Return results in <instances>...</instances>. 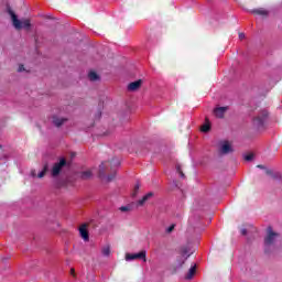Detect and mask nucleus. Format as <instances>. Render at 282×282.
I'll list each match as a JSON object with an SVG mask.
<instances>
[{
    "instance_id": "obj_1",
    "label": "nucleus",
    "mask_w": 282,
    "mask_h": 282,
    "mask_svg": "<svg viewBox=\"0 0 282 282\" xmlns=\"http://www.w3.org/2000/svg\"><path fill=\"white\" fill-rule=\"evenodd\" d=\"M120 166V160L112 159L111 161L102 162L99 166V177H105L107 175V171H111V173L106 177L107 182H113L116 180V169Z\"/></svg>"
},
{
    "instance_id": "obj_2",
    "label": "nucleus",
    "mask_w": 282,
    "mask_h": 282,
    "mask_svg": "<svg viewBox=\"0 0 282 282\" xmlns=\"http://www.w3.org/2000/svg\"><path fill=\"white\" fill-rule=\"evenodd\" d=\"M8 14H10L12 23H13V28H15V30H30L32 28V22L30 21V19H23L22 21L19 20V18L17 17V13H14V11H12V8L8 7Z\"/></svg>"
},
{
    "instance_id": "obj_3",
    "label": "nucleus",
    "mask_w": 282,
    "mask_h": 282,
    "mask_svg": "<svg viewBox=\"0 0 282 282\" xmlns=\"http://www.w3.org/2000/svg\"><path fill=\"white\" fill-rule=\"evenodd\" d=\"M276 239H279V234L272 230V227H268L267 237L264 238V252L265 254H270L272 252V248H274V243H276Z\"/></svg>"
},
{
    "instance_id": "obj_4",
    "label": "nucleus",
    "mask_w": 282,
    "mask_h": 282,
    "mask_svg": "<svg viewBox=\"0 0 282 282\" xmlns=\"http://www.w3.org/2000/svg\"><path fill=\"white\" fill-rule=\"evenodd\" d=\"M65 166H67V160L65 158H61L58 162L53 164V167L51 170L52 177H58V175L63 173Z\"/></svg>"
},
{
    "instance_id": "obj_5",
    "label": "nucleus",
    "mask_w": 282,
    "mask_h": 282,
    "mask_svg": "<svg viewBox=\"0 0 282 282\" xmlns=\"http://www.w3.org/2000/svg\"><path fill=\"white\" fill-rule=\"evenodd\" d=\"M268 119V110H262L260 115L253 118V126L257 127V129H261L263 124L265 123V120Z\"/></svg>"
},
{
    "instance_id": "obj_6",
    "label": "nucleus",
    "mask_w": 282,
    "mask_h": 282,
    "mask_svg": "<svg viewBox=\"0 0 282 282\" xmlns=\"http://www.w3.org/2000/svg\"><path fill=\"white\" fill-rule=\"evenodd\" d=\"M135 259H142L147 263V250H142L139 253L126 254V261H134Z\"/></svg>"
},
{
    "instance_id": "obj_7",
    "label": "nucleus",
    "mask_w": 282,
    "mask_h": 282,
    "mask_svg": "<svg viewBox=\"0 0 282 282\" xmlns=\"http://www.w3.org/2000/svg\"><path fill=\"white\" fill-rule=\"evenodd\" d=\"M219 151L221 155H228V153H232L235 149H232V144H230L228 141H221Z\"/></svg>"
},
{
    "instance_id": "obj_8",
    "label": "nucleus",
    "mask_w": 282,
    "mask_h": 282,
    "mask_svg": "<svg viewBox=\"0 0 282 282\" xmlns=\"http://www.w3.org/2000/svg\"><path fill=\"white\" fill-rule=\"evenodd\" d=\"M88 224H83L79 227V235L84 241H89V231L87 230Z\"/></svg>"
},
{
    "instance_id": "obj_9",
    "label": "nucleus",
    "mask_w": 282,
    "mask_h": 282,
    "mask_svg": "<svg viewBox=\"0 0 282 282\" xmlns=\"http://www.w3.org/2000/svg\"><path fill=\"white\" fill-rule=\"evenodd\" d=\"M142 87V79H138L128 85V91H138Z\"/></svg>"
},
{
    "instance_id": "obj_10",
    "label": "nucleus",
    "mask_w": 282,
    "mask_h": 282,
    "mask_svg": "<svg viewBox=\"0 0 282 282\" xmlns=\"http://www.w3.org/2000/svg\"><path fill=\"white\" fill-rule=\"evenodd\" d=\"M227 111L228 107H218L214 109V115L216 116V118H224Z\"/></svg>"
},
{
    "instance_id": "obj_11",
    "label": "nucleus",
    "mask_w": 282,
    "mask_h": 282,
    "mask_svg": "<svg viewBox=\"0 0 282 282\" xmlns=\"http://www.w3.org/2000/svg\"><path fill=\"white\" fill-rule=\"evenodd\" d=\"M250 12H251V14H257L258 17H268V14H269L268 10H265L263 8L253 9Z\"/></svg>"
},
{
    "instance_id": "obj_12",
    "label": "nucleus",
    "mask_w": 282,
    "mask_h": 282,
    "mask_svg": "<svg viewBox=\"0 0 282 282\" xmlns=\"http://www.w3.org/2000/svg\"><path fill=\"white\" fill-rule=\"evenodd\" d=\"M153 195V192L145 194L141 199L138 200V206H144V204H147V202H149Z\"/></svg>"
},
{
    "instance_id": "obj_13",
    "label": "nucleus",
    "mask_w": 282,
    "mask_h": 282,
    "mask_svg": "<svg viewBox=\"0 0 282 282\" xmlns=\"http://www.w3.org/2000/svg\"><path fill=\"white\" fill-rule=\"evenodd\" d=\"M67 122V118H58V117H53V124L55 127H63Z\"/></svg>"
},
{
    "instance_id": "obj_14",
    "label": "nucleus",
    "mask_w": 282,
    "mask_h": 282,
    "mask_svg": "<svg viewBox=\"0 0 282 282\" xmlns=\"http://www.w3.org/2000/svg\"><path fill=\"white\" fill-rule=\"evenodd\" d=\"M195 272H197V267L194 265L189 269L188 273L186 274L185 279L187 281H191V279H193V276H195Z\"/></svg>"
},
{
    "instance_id": "obj_15",
    "label": "nucleus",
    "mask_w": 282,
    "mask_h": 282,
    "mask_svg": "<svg viewBox=\"0 0 282 282\" xmlns=\"http://www.w3.org/2000/svg\"><path fill=\"white\" fill-rule=\"evenodd\" d=\"M88 78L89 80H91L93 83H96V80H100V76H98V74L94 70H90L88 74Z\"/></svg>"
},
{
    "instance_id": "obj_16",
    "label": "nucleus",
    "mask_w": 282,
    "mask_h": 282,
    "mask_svg": "<svg viewBox=\"0 0 282 282\" xmlns=\"http://www.w3.org/2000/svg\"><path fill=\"white\" fill-rule=\"evenodd\" d=\"M93 175L94 174L91 173V170H88V171L82 172L80 177L82 180H91Z\"/></svg>"
},
{
    "instance_id": "obj_17",
    "label": "nucleus",
    "mask_w": 282,
    "mask_h": 282,
    "mask_svg": "<svg viewBox=\"0 0 282 282\" xmlns=\"http://www.w3.org/2000/svg\"><path fill=\"white\" fill-rule=\"evenodd\" d=\"M200 131L203 133H208V131H210V123L208 122V118H206V123H204L202 127H200Z\"/></svg>"
},
{
    "instance_id": "obj_18",
    "label": "nucleus",
    "mask_w": 282,
    "mask_h": 282,
    "mask_svg": "<svg viewBox=\"0 0 282 282\" xmlns=\"http://www.w3.org/2000/svg\"><path fill=\"white\" fill-rule=\"evenodd\" d=\"M50 171V165L47 163L44 164L43 170L37 174V177H45V174Z\"/></svg>"
},
{
    "instance_id": "obj_19",
    "label": "nucleus",
    "mask_w": 282,
    "mask_h": 282,
    "mask_svg": "<svg viewBox=\"0 0 282 282\" xmlns=\"http://www.w3.org/2000/svg\"><path fill=\"white\" fill-rule=\"evenodd\" d=\"M101 254L104 257H109V254H111V247H109V246L104 247L101 250Z\"/></svg>"
},
{
    "instance_id": "obj_20",
    "label": "nucleus",
    "mask_w": 282,
    "mask_h": 282,
    "mask_svg": "<svg viewBox=\"0 0 282 282\" xmlns=\"http://www.w3.org/2000/svg\"><path fill=\"white\" fill-rule=\"evenodd\" d=\"M245 160L246 162H252V160H254V154L253 153L246 154Z\"/></svg>"
},
{
    "instance_id": "obj_21",
    "label": "nucleus",
    "mask_w": 282,
    "mask_h": 282,
    "mask_svg": "<svg viewBox=\"0 0 282 282\" xmlns=\"http://www.w3.org/2000/svg\"><path fill=\"white\" fill-rule=\"evenodd\" d=\"M176 171L180 174L181 177H186V175H184V172L182 171V166L181 165H176Z\"/></svg>"
},
{
    "instance_id": "obj_22",
    "label": "nucleus",
    "mask_w": 282,
    "mask_h": 282,
    "mask_svg": "<svg viewBox=\"0 0 282 282\" xmlns=\"http://www.w3.org/2000/svg\"><path fill=\"white\" fill-rule=\"evenodd\" d=\"M140 191V183H137L134 186V191L132 193L133 197H135V195H138V192Z\"/></svg>"
},
{
    "instance_id": "obj_23",
    "label": "nucleus",
    "mask_w": 282,
    "mask_h": 282,
    "mask_svg": "<svg viewBox=\"0 0 282 282\" xmlns=\"http://www.w3.org/2000/svg\"><path fill=\"white\" fill-rule=\"evenodd\" d=\"M181 254H182V257L187 256V254H188V247H183V248L181 249Z\"/></svg>"
},
{
    "instance_id": "obj_24",
    "label": "nucleus",
    "mask_w": 282,
    "mask_h": 282,
    "mask_svg": "<svg viewBox=\"0 0 282 282\" xmlns=\"http://www.w3.org/2000/svg\"><path fill=\"white\" fill-rule=\"evenodd\" d=\"M121 213H128L129 206H122L120 207Z\"/></svg>"
},
{
    "instance_id": "obj_25",
    "label": "nucleus",
    "mask_w": 282,
    "mask_h": 282,
    "mask_svg": "<svg viewBox=\"0 0 282 282\" xmlns=\"http://www.w3.org/2000/svg\"><path fill=\"white\" fill-rule=\"evenodd\" d=\"M172 230H175V225H171L167 229L166 232L171 234Z\"/></svg>"
},
{
    "instance_id": "obj_26",
    "label": "nucleus",
    "mask_w": 282,
    "mask_h": 282,
    "mask_svg": "<svg viewBox=\"0 0 282 282\" xmlns=\"http://www.w3.org/2000/svg\"><path fill=\"white\" fill-rule=\"evenodd\" d=\"M18 72H25V66H23V64H20Z\"/></svg>"
},
{
    "instance_id": "obj_27",
    "label": "nucleus",
    "mask_w": 282,
    "mask_h": 282,
    "mask_svg": "<svg viewBox=\"0 0 282 282\" xmlns=\"http://www.w3.org/2000/svg\"><path fill=\"white\" fill-rule=\"evenodd\" d=\"M188 257H191V254H188V256L180 263L178 268H182V265H183L184 263H186V259H188Z\"/></svg>"
},
{
    "instance_id": "obj_28",
    "label": "nucleus",
    "mask_w": 282,
    "mask_h": 282,
    "mask_svg": "<svg viewBox=\"0 0 282 282\" xmlns=\"http://www.w3.org/2000/svg\"><path fill=\"white\" fill-rule=\"evenodd\" d=\"M239 39H240V41H243V39H246V34L245 33H239Z\"/></svg>"
},
{
    "instance_id": "obj_29",
    "label": "nucleus",
    "mask_w": 282,
    "mask_h": 282,
    "mask_svg": "<svg viewBox=\"0 0 282 282\" xmlns=\"http://www.w3.org/2000/svg\"><path fill=\"white\" fill-rule=\"evenodd\" d=\"M241 235H243V236L248 235V230L241 229Z\"/></svg>"
},
{
    "instance_id": "obj_30",
    "label": "nucleus",
    "mask_w": 282,
    "mask_h": 282,
    "mask_svg": "<svg viewBox=\"0 0 282 282\" xmlns=\"http://www.w3.org/2000/svg\"><path fill=\"white\" fill-rule=\"evenodd\" d=\"M257 169L265 170V166H264V165L259 164V165H257Z\"/></svg>"
},
{
    "instance_id": "obj_31",
    "label": "nucleus",
    "mask_w": 282,
    "mask_h": 282,
    "mask_svg": "<svg viewBox=\"0 0 282 282\" xmlns=\"http://www.w3.org/2000/svg\"><path fill=\"white\" fill-rule=\"evenodd\" d=\"M267 175H272V170H265Z\"/></svg>"
},
{
    "instance_id": "obj_32",
    "label": "nucleus",
    "mask_w": 282,
    "mask_h": 282,
    "mask_svg": "<svg viewBox=\"0 0 282 282\" xmlns=\"http://www.w3.org/2000/svg\"><path fill=\"white\" fill-rule=\"evenodd\" d=\"M74 272H76V270H74V269H70V274H74Z\"/></svg>"
}]
</instances>
